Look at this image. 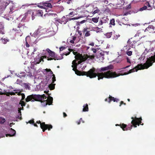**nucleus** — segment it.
Listing matches in <instances>:
<instances>
[{"mask_svg": "<svg viewBox=\"0 0 155 155\" xmlns=\"http://www.w3.org/2000/svg\"><path fill=\"white\" fill-rule=\"evenodd\" d=\"M99 19V17L97 18H93L92 19V20L93 21L94 23H96L98 22Z\"/></svg>", "mask_w": 155, "mask_h": 155, "instance_id": "72a5a7b5", "label": "nucleus"}, {"mask_svg": "<svg viewBox=\"0 0 155 155\" xmlns=\"http://www.w3.org/2000/svg\"><path fill=\"white\" fill-rule=\"evenodd\" d=\"M73 54H74V55H75V56H76V55H77L78 54H79V53L78 54L77 52L73 51Z\"/></svg>", "mask_w": 155, "mask_h": 155, "instance_id": "680f3d73", "label": "nucleus"}, {"mask_svg": "<svg viewBox=\"0 0 155 155\" xmlns=\"http://www.w3.org/2000/svg\"><path fill=\"white\" fill-rule=\"evenodd\" d=\"M147 9V6H146L145 5L142 8H140V11H143L144 10H145Z\"/></svg>", "mask_w": 155, "mask_h": 155, "instance_id": "a19ab883", "label": "nucleus"}, {"mask_svg": "<svg viewBox=\"0 0 155 155\" xmlns=\"http://www.w3.org/2000/svg\"><path fill=\"white\" fill-rule=\"evenodd\" d=\"M66 48L64 47H61L60 48V51H62L64 49H65Z\"/></svg>", "mask_w": 155, "mask_h": 155, "instance_id": "3c124183", "label": "nucleus"}, {"mask_svg": "<svg viewBox=\"0 0 155 155\" xmlns=\"http://www.w3.org/2000/svg\"><path fill=\"white\" fill-rule=\"evenodd\" d=\"M53 99L52 97L49 96V97L47 99H46L48 105H51L52 104L53 102Z\"/></svg>", "mask_w": 155, "mask_h": 155, "instance_id": "412c9836", "label": "nucleus"}, {"mask_svg": "<svg viewBox=\"0 0 155 155\" xmlns=\"http://www.w3.org/2000/svg\"><path fill=\"white\" fill-rule=\"evenodd\" d=\"M18 113L19 114L20 116V117H19V116L18 115L17 116V118H19L20 120H21L22 119V118L21 117V109H20V108H18Z\"/></svg>", "mask_w": 155, "mask_h": 155, "instance_id": "bb28decb", "label": "nucleus"}, {"mask_svg": "<svg viewBox=\"0 0 155 155\" xmlns=\"http://www.w3.org/2000/svg\"><path fill=\"white\" fill-rule=\"evenodd\" d=\"M122 56L121 55H120L118 57L115 59V61L117 63H119L120 62L122 61Z\"/></svg>", "mask_w": 155, "mask_h": 155, "instance_id": "b1692460", "label": "nucleus"}, {"mask_svg": "<svg viewBox=\"0 0 155 155\" xmlns=\"http://www.w3.org/2000/svg\"><path fill=\"white\" fill-rule=\"evenodd\" d=\"M100 12V10L98 9H96V10H95L93 13V14H95L96 13H98Z\"/></svg>", "mask_w": 155, "mask_h": 155, "instance_id": "49530a36", "label": "nucleus"}, {"mask_svg": "<svg viewBox=\"0 0 155 155\" xmlns=\"http://www.w3.org/2000/svg\"><path fill=\"white\" fill-rule=\"evenodd\" d=\"M155 62V52L153 56H151L149 58H147L146 63H144L145 68H148L151 66L153 63Z\"/></svg>", "mask_w": 155, "mask_h": 155, "instance_id": "1a4fd4ad", "label": "nucleus"}, {"mask_svg": "<svg viewBox=\"0 0 155 155\" xmlns=\"http://www.w3.org/2000/svg\"><path fill=\"white\" fill-rule=\"evenodd\" d=\"M49 2H51L50 0L49 1L43 2L40 3V5H42L44 6V7L43 8L44 9H45L46 12H48L47 13L44 15V16H47V15L49 16L54 14L53 13L49 12L51 10L50 9L52 8V5L51 3H49Z\"/></svg>", "mask_w": 155, "mask_h": 155, "instance_id": "0eeeda50", "label": "nucleus"}, {"mask_svg": "<svg viewBox=\"0 0 155 155\" xmlns=\"http://www.w3.org/2000/svg\"><path fill=\"white\" fill-rule=\"evenodd\" d=\"M122 104H124V105H126V104L125 103H124L123 101H121L120 102L119 106H121Z\"/></svg>", "mask_w": 155, "mask_h": 155, "instance_id": "5fc2aeb1", "label": "nucleus"}, {"mask_svg": "<svg viewBox=\"0 0 155 155\" xmlns=\"http://www.w3.org/2000/svg\"><path fill=\"white\" fill-rule=\"evenodd\" d=\"M86 21V20H82L80 22V23L81 24H83V23H84Z\"/></svg>", "mask_w": 155, "mask_h": 155, "instance_id": "e2e57ef3", "label": "nucleus"}, {"mask_svg": "<svg viewBox=\"0 0 155 155\" xmlns=\"http://www.w3.org/2000/svg\"><path fill=\"white\" fill-rule=\"evenodd\" d=\"M89 45H91V46H94V42H91V43H90L89 44Z\"/></svg>", "mask_w": 155, "mask_h": 155, "instance_id": "774afa93", "label": "nucleus"}, {"mask_svg": "<svg viewBox=\"0 0 155 155\" xmlns=\"http://www.w3.org/2000/svg\"><path fill=\"white\" fill-rule=\"evenodd\" d=\"M47 97L45 94L40 95L39 94H31L28 96L25 99V101L27 102H28L31 101L32 102H34L35 101H40L42 102V100L44 99H46Z\"/></svg>", "mask_w": 155, "mask_h": 155, "instance_id": "20e7f679", "label": "nucleus"}, {"mask_svg": "<svg viewBox=\"0 0 155 155\" xmlns=\"http://www.w3.org/2000/svg\"><path fill=\"white\" fill-rule=\"evenodd\" d=\"M112 35V32L107 33L106 34V36L107 38H109L111 37Z\"/></svg>", "mask_w": 155, "mask_h": 155, "instance_id": "ea45409f", "label": "nucleus"}, {"mask_svg": "<svg viewBox=\"0 0 155 155\" xmlns=\"http://www.w3.org/2000/svg\"><path fill=\"white\" fill-rule=\"evenodd\" d=\"M76 61L75 60L73 61L72 62V65L71 66L72 67H73L74 66H77L78 64L76 63Z\"/></svg>", "mask_w": 155, "mask_h": 155, "instance_id": "c9c22d12", "label": "nucleus"}, {"mask_svg": "<svg viewBox=\"0 0 155 155\" xmlns=\"http://www.w3.org/2000/svg\"><path fill=\"white\" fill-rule=\"evenodd\" d=\"M83 31L84 34H85V36L88 37L91 35V32L92 30H90L89 28H84Z\"/></svg>", "mask_w": 155, "mask_h": 155, "instance_id": "ddd939ff", "label": "nucleus"}, {"mask_svg": "<svg viewBox=\"0 0 155 155\" xmlns=\"http://www.w3.org/2000/svg\"><path fill=\"white\" fill-rule=\"evenodd\" d=\"M120 36V35H119L118 34V35H116V36H114V38H115L116 39H117V38L118 37H119Z\"/></svg>", "mask_w": 155, "mask_h": 155, "instance_id": "13d9d810", "label": "nucleus"}, {"mask_svg": "<svg viewBox=\"0 0 155 155\" xmlns=\"http://www.w3.org/2000/svg\"><path fill=\"white\" fill-rule=\"evenodd\" d=\"M50 1L52 2H54V3L58 2V0H53L52 1L50 0Z\"/></svg>", "mask_w": 155, "mask_h": 155, "instance_id": "4d7b16f0", "label": "nucleus"}, {"mask_svg": "<svg viewBox=\"0 0 155 155\" xmlns=\"http://www.w3.org/2000/svg\"><path fill=\"white\" fill-rule=\"evenodd\" d=\"M91 50L93 51L94 53H96L97 52V50L96 49L94 48H91Z\"/></svg>", "mask_w": 155, "mask_h": 155, "instance_id": "864d4df0", "label": "nucleus"}, {"mask_svg": "<svg viewBox=\"0 0 155 155\" xmlns=\"http://www.w3.org/2000/svg\"><path fill=\"white\" fill-rule=\"evenodd\" d=\"M114 66L112 64H110L108 66L105 67H102L100 69V71L102 72L104 71H107L104 73H98L97 74V76L98 77V79H103L104 78H114L117 77L120 75V74H117L116 72H112V71L110 70L112 69Z\"/></svg>", "mask_w": 155, "mask_h": 155, "instance_id": "f257e3e1", "label": "nucleus"}, {"mask_svg": "<svg viewBox=\"0 0 155 155\" xmlns=\"http://www.w3.org/2000/svg\"><path fill=\"white\" fill-rule=\"evenodd\" d=\"M78 33L79 34V35L78 36V38H79V40L78 41H80L81 38H83V37H82V33L81 32V31H78Z\"/></svg>", "mask_w": 155, "mask_h": 155, "instance_id": "4c0bfd02", "label": "nucleus"}, {"mask_svg": "<svg viewBox=\"0 0 155 155\" xmlns=\"http://www.w3.org/2000/svg\"><path fill=\"white\" fill-rule=\"evenodd\" d=\"M49 74L51 75V77L52 76H53V75H54V74H53V72L51 71L50 72Z\"/></svg>", "mask_w": 155, "mask_h": 155, "instance_id": "338daca9", "label": "nucleus"}, {"mask_svg": "<svg viewBox=\"0 0 155 155\" xmlns=\"http://www.w3.org/2000/svg\"><path fill=\"white\" fill-rule=\"evenodd\" d=\"M108 99L109 100L108 102L109 103H110L111 101H113L114 102H117L119 101V100L118 99L116 98H114V97L111 96L110 95Z\"/></svg>", "mask_w": 155, "mask_h": 155, "instance_id": "a211bd4d", "label": "nucleus"}, {"mask_svg": "<svg viewBox=\"0 0 155 155\" xmlns=\"http://www.w3.org/2000/svg\"><path fill=\"white\" fill-rule=\"evenodd\" d=\"M15 93L13 92H9L6 93V95L7 96H9L10 95H15Z\"/></svg>", "mask_w": 155, "mask_h": 155, "instance_id": "473e14b6", "label": "nucleus"}, {"mask_svg": "<svg viewBox=\"0 0 155 155\" xmlns=\"http://www.w3.org/2000/svg\"><path fill=\"white\" fill-rule=\"evenodd\" d=\"M146 6H147V9L148 10H151L152 8V6L148 2H147L145 3Z\"/></svg>", "mask_w": 155, "mask_h": 155, "instance_id": "a878e982", "label": "nucleus"}, {"mask_svg": "<svg viewBox=\"0 0 155 155\" xmlns=\"http://www.w3.org/2000/svg\"><path fill=\"white\" fill-rule=\"evenodd\" d=\"M49 91H44V93H46V94H48L49 96H50V94H49Z\"/></svg>", "mask_w": 155, "mask_h": 155, "instance_id": "052dcab7", "label": "nucleus"}, {"mask_svg": "<svg viewBox=\"0 0 155 155\" xmlns=\"http://www.w3.org/2000/svg\"><path fill=\"white\" fill-rule=\"evenodd\" d=\"M6 121L5 118H3L0 117V123L1 124H3Z\"/></svg>", "mask_w": 155, "mask_h": 155, "instance_id": "e433bc0d", "label": "nucleus"}, {"mask_svg": "<svg viewBox=\"0 0 155 155\" xmlns=\"http://www.w3.org/2000/svg\"><path fill=\"white\" fill-rule=\"evenodd\" d=\"M131 119H132L131 122L132 125L130 127H127V125L124 124H117L116 125V126H120V127L123 130L125 131L127 130H131L133 126H134L135 127H136L137 125L139 126L140 124L142 125H143V124H141L142 123L141 120H142L141 117L137 118L135 117L134 118L133 117H132Z\"/></svg>", "mask_w": 155, "mask_h": 155, "instance_id": "f03ea898", "label": "nucleus"}, {"mask_svg": "<svg viewBox=\"0 0 155 155\" xmlns=\"http://www.w3.org/2000/svg\"><path fill=\"white\" fill-rule=\"evenodd\" d=\"M102 20H100L99 22V25H102L103 24L108 22L109 19L107 17H104L102 18Z\"/></svg>", "mask_w": 155, "mask_h": 155, "instance_id": "4468645a", "label": "nucleus"}, {"mask_svg": "<svg viewBox=\"0 0 155 155\" xmlns=\"http://www.w3.org/2000/svg\"><path fill=\"white\" fill-rule=\"evenodd\" d=\"M4 28L3 23L2 22H0V29L3 30Z\"/></svg>", "mask_w": 155, "mask_h": 155, "instance_id": "37998d69", "label": "nucleus"}, {"mask_svg": "<svg viewBox=\"0 0 155 155\" xmlns=\"http://www.w3.org/2000/svg\"><path fill=\"white\" fill-rule=\"evenodd\" d=\"M126 52L127 55L129 56H130L132 54V51H127Z\"/></svg>", "mask_w": 155, "mask_h": 155, "instance_id": "a18cd8bd", "label": "nucleus"}, {"mask_svg": "<svg viewBox=\"0 0 155 155\" xmlns=\"http://www.w3.org/2000/svg\"><path fill=\"white\" fill-rule=\"evenodd\" d=\"M45 51V52L47 51L49 54V56H47V60L48 61H51L53 60H59L63 58V57L61 58V57L58 56L54 52L51 51L49 48H47Z\"/></svg>", "mask_w": 155, "mask_h": 155, "instance_id": "423d86ee", "label": "nucleus"}, {"mask_svg": "<svg viewBox=\"0 0 155 155\" xmlns=\"http://www.w3.org/2000/svg\"><path fill=\"white\" fill-rule=\"evenodd\" d=\"M73 70L75 71V74L78 75H86L87 77H89L90 78H95L97 74L95 73V69L93 68L90 69L87 72L85 71H81L77 69V66H74L72 67Z\"/></svg>", "mask_w": 155, "mask_h": 155, "instance_id": "7ed1b4c3", "label": "nucleus"}, {"mask_svg": "<svg viewBox=\"0 0 155 155\" xmlns=\"http://www.w3.org/2000/svg\"><path fill=\"white\" fill-rule=\"evenodd\" d=\"M45 70L47 72H50L51 71V70L50 69L46 68L45 69Z\"/></svg>", "mask_w": 155, "mask_h": 155, "instance_id": "bf43d9fd", "label": "nucleus"}, {"mask_svg": "<svg viewBox=\"0 0 155 155\" xmlns=\"http://www.w3.org/2000/svg\"><path fill=\"white\" fill-rule=\"evenodd\" d=\"M10 132H12V134H6V137H8V136L10 137H12L14 136L15 134H16V131L12 129V128H11L10 129Z\"/></svg>", "mask_w": 155, "mask_h": 155, "instance_id": "aec40b11", "label": "nucleus"}, {"mask_svg": "<svg viewBox=\"0 0 155 155\" xmlns=\"http://www.w3.org/2000/svg\"><path fill=\"white\" fill-rule=\"evenodd\" d=\"M81 120H82V118H81L80 119V120L78 121H77V124H78V125H79V124H80L81 122Z\"/></svg>", "mask_w": 155, "mask_h": 155, "instance_id": "603ef678", "label": "nucleus"}, {"mask_svg": "<svg viewBox=\"0 0 155 155\" xmlns=\"http://www.w3.org/2000/svg\"><path fill=\"white\" fill-rule=\"evenodd\" d=\"M63 117H66L67 116V114L65 112L63 113Z\"/></svg>", "mask_w": 155, "mask_h": 155, "instance_id": "0e129e2a", "label": "nucleus"}, {"mask_svg": "<svg viewBox=\"0 0 155 155\" xmlns=\"http://www.w3.org/2000/svg\"><path fill=\"white\" fill-rule=\"evenodd\" d=\"M19 104H21L22 107L25 106L26 105V103L21 100L20 101Z\"/></svg>", "mask_w": 155, "mask_h": 155, "instance_id": "58836bf2", "label": "nucleus"}, {"mask_svg": "<svg viewBox=\"0 0 155 155\" xmlns=\"http://www.w3.org/2000/svg\"><path fill=\"white\" fill-rule=\"evenodd\" d=\"M46 99H43L42 101V102H41L42 103V105L43 107H45L48 105V103L46 101Z\"/></svg>", "mask_w": 155, "mask_h": 155, "instance_id": "cd10ccee", "label": "nucleus"}, {"mask_svg": "<svg viewBox=\"0 0 155 155\" xmlns=\"http://www.w3.org/2000/svg\"><path fill=\"white\" fill-rule=\"evenodd\" d=\"M43 14V12L42 10H38L36 11L35 12H33L31 15L32 19L33 20V18L34 17V16H41Z\"/></svg>", "mask_w": 155, "mask_h": 155, "instance_id": "f8f14e48", "label": "nucleus"}, {"mask_svg": "<svg viewBox=\"0 0 155 155\" xmlns=\"http://www.w3.org/2000/svg\"><path fill=\"white\" fill-rule=\"evenodd\" d=\"M42 54L43 55H44L41 56V57H39V58L40 59L41 62V61H42V62H43L44 61V59H47V56L46 55L47 54L45 53V50H43Z\"/></svg>", "mask_w": 155, "mask_h": 155, "instance_id": "6ab92c4d", "label": "nucleus"}, {"mask_svg": "<svg viewBox=\"0 0 155 155\" xmlns=\"http://www.w3.org/2000/svg\"><path fill=\"white\" fill-rule=\"evenodd\" d=\"M75 58L77 60H79L78 61L77 64H79L87 59L89 60L94 59V55H88L87 54H84V55L83 56L82 54H79L75 56Z\"/></svg>", "mask_w": 155, "mask_h": 155, "instance_id": "39448f33", "label": "nucleus"}, {"mask_svg": "<svg viewBox=\"0 0 155 155\" xmlns=\"http://www.w3.org/2000/svg\"><path fill=\"white\" fill-rule=\"evenodd\" d=\"M55 84H51L49 86V87L51 90H53L54 89Z\"/></svg>", "mask_w": 155, "mask_h": 155, "instance_id": "7c9ffc66", "label": "nucleus"}, {"mask_svg": "<svg viewBox=\"0 0 155 155\" xmlns=\"http://www.w3.org/2000/svg\"><path fill=\"white\" fill-rule=\"evenodd\" d=\"M35 62L36 64H38L40 63L41 62V61L39 58V57H36L35 59Z\"/></svg>", "mask_w": 155, "mask_h": 155, "instance_id": "393cba45", "label": "nucleus"}, {"mask_svg": "<svg viewBox=\"0 0 155 155\" xmlns=\"http://www.w3.org/2000/svg\"><path fill=\"white\" fill-rule=\"evenodd\" d=\"M32 13H33V12L31 10H28L27 12L25 13V16H28L29 15H31V13L32 14Z\"/></svg>", "mask_w": 155, "mask_h": 155, "instance_id": "c756f323", "label": "nucleus"}, {"mask_svg": "<svg viewBox=\"0 0 155 155\" xmlns=\"http://www.w3.org/2000/svg\"><path fill=\"white\" fill-rule=\"evenodd\" d=\"M76 37L74 36L72 38V40H73L74 41H75V42H76V43H77L79 41H78V40L76 41Z\"/></svg>", "mask_w": 155, "mask_h": 155, "instance_id": "de8ad7c7", "label": "nucleus"}, {"mask_svg": "<svg viewBox=\"0 0 155 155\" xmlns=\"http://www.w3.org/2000/svg\"><path fill=\"white\" fill-rule=\"evenodd\" d=\"M68 51H69L67 53H64L63 54H62V55H65L66 56H67L70 53V52H71L73 51V49H70V48H68Z\"/></svg>", "mask_w": 155, "mask_h": 155, "instance_id": "f704fd0d", "label": "nucleus"}, {"mask_svg": "<svg viewBox=\"0 0 155 155\" xmlns=\"http://www.w3.org/2000/svg\"><path fill=\"white\" fill-rule=\"evenodd\" d=\"M36 123L38 124H40V127L42 129L43 132H45L47 129L48 130H50L52 128V126L51 125L45 124V122L41 123L40 120L37 121Z\"/></svg>", "mask_w": 155, "mask_h": 155, "instance_id": "9d476101", "label": "nucleus"}, {"mask_svg": "<svg viewBox=\"0 0 155 155\" xmlns=\"http://www.w3.org/2000/svg\"><path fill=\"white\" fill-rule=\"evenodd\" d=\"M127 63H129L130 64H131V61H130V60L128 58V57H127ZM131 66V64H130V65H128V66H126V67H125L124 68H123V69H126V68H127L128 67H130V66Z\"/></svg>", "mask_w": 155, "mask_h": 155, "instance_id": "2f4dec72", "label": "nucleus"}, {"mask_svg": "<svg viewBox=\"0 0 155 155\" xmlns=\"http://www.w3.org/2000/svg\"><path fill=\"white\" fill-rule=\"evenodd\" d=\"M145 66L144 65V64H138L136 66L135 68L130 70L127 73L125 72L123 74H120V75H126L128 74H129L131 73L134 72L135 71H137L138 70L143 69H147V68H145Z\"/></svg>", "mask_w": 155, "mask_h": 155, "instance_id": "6e6552de", "label": "nucleus"}, {"mask_svg": "<svg viewBox=\"0 0 155 155\" xmlns=\"http://www.w3.org/2000/svg\"><path fill=\"white\" fill-rule=\"evenodd\" d=\"M52 78V83H54L55 81H56V78L54 75H53Z\"/></svg>", "mask_w": 155, "mask_h": 155, "instance_id": "c03bdc74", "label": "nucleus"}, {"mask_svg": "<svg viewBox=\"0 0 155 155\" xmlns=\"http://www.w3.org/2000/svg\"><path fill=\"white\" fill-rule=\"evenodd\" d=\"M83 15H81L80 16H79L78 17H74V18H68V21H70L71 20H75V19H77L78 18H82L83 17Z\"/></svg>", "mask_w": 155, "mask_h": 155, "instance_id": "c85d7f7f", "label": "nucleus"}, {"mask_svg": "<svg viewBox=\"0 0 155 155\" xmlns=\"http://www.w3.org/2000/svg\"><path fill=\"white\" fill-rule=\"evenodd\" d=\"M74 14V12H70L69 14V16H71V15H73V16L74 15L73 14Z\"/></svg>", "mask_w": 155, "mask_h": 155, "instance_id": "69168bd1", "label": "nucleus"}, {"mask_svg": "<svg viewBox=\"0 0 155 155\" xmlns=\"http://www.w3.org/2000/svg\"><path fill=\"white\" fill-rule=\"evenodd\" d=\"M138 41L134 40L133 41L130 42V40H129L128 41V43L130 45V46L132 48H133L135 44H136Z\"/></svg>", "mask_w": 155, "mask_h": 155, "instance_id": "4be33fe9", "label": "nucleus"}, {"mask_svg": "<svg viewBox=\"0 0 155 155\" xmlns=\"http://www.w3.org/2000/svg\"><path fill=\"white\" fill-rule=\"evenodd\" d=\"M83 111L84 112L87 111L88 110V105L87 104L84 105Z\"/></svg>", "mask_w": 155, "mask_h": 155, "instance_id": "5701e85b", "label": "nucleus"}, {"mask_svg": "<svg viewBox=\"0 0 155 155\" xmlns=\"http://www.w3.org/2000/svg\"><path fill=\"white\" fill-rule=\"evenodd\" d=\"M68 21V19H67L64 16L59 20V22L61 24H65Z\"/></svg>", "mask_w": 155, "mask_h": 155, "instance_id": "f3484780", "label": "nucleus"}, {"mask_svg": "<svg viewBox=\"0 0 155 155\" xmlns=\"http://www.w3.org/2000/svg\"><path fill=\"white\" fill-rule=\"evenodd\" d=\"M28 123L30 124H33L34 123V119L28 121Z\"/></svg>", "mask_w": 155, "mask_h": 155, "instance_id": "8fccbe9b", "label": "nucleus"}, {"mask_svg": "<svg viewBox=\"0 0 155 155\" xmlns=\"http://www.w3.org/2000/svg\"><path fill=\"white\" fill-rule=\"evenodd\" d=\"M154 27L153 25H150L146 28L145 31H148L150 33L153 32L154 29Z\"/></svg>", "mask_w": 155, "mask_h": 155, "instance_id": "dca6fc26", "label": "nucleus"}, {"mask_svg": "<svg viewBox=\"0 0 155 155\" xmlns=\"http://www.w3.org/2000/svg\"><path fill=\"white\" fill-rule=\"evenodd\" d=\"M110 24L111 25H115V20L114 19H112L110 20Z\"/></svg>", "mask_w": 155, "mask_h": 155, "instance_id": "79ce46f5", "label": "nucleus"}, {"mask_svg": "<svg viewBox=\"0 0 155 155\" xmlns=\"http://www.w3.org/2000/svg\"><path fill=\"white\" fill-rule=\"evenodd\" d=\"M21 91H20L19 92H15V93H16V94H17L18 96H20V95H21V94H22V93H21Z\"/></svg>", "mask_w": 155, "mask_h": 155, "instance_id": "6e6d98bb", "label": "nucleus"}, {"mask_svg": "<svg viewBox=\"0 0 155 155\" xmlns=\"http://www.w3.org/2000/svg\"><path fill=\"white\" fill-rule=\"evenodd\" d=\"M21 96H22L21 100H23L25 98V95L24 93H22V94H21Z\"/></svg>", "mask_w": 155, "mask_h": 155, "instance_id": "09e8293b", "label": "nucleus"}, {"mask_svg": "<svg viewBox=\"0 0 155 155\" xmlns=\"http://www.w3.org/2000/svg\"><path fill=\"white\" fill-rule=\"evenodd\" d=\"M26 28L25 23H20L18 24V28H19L18 29H15V31H16V33L18 34V35L21 36L23 34L22 31L25 28Z\"/></svg>", "mask_w": 155, "mask_h": 155, "instance_id": "9b49d317", "label": "nucleus"}, {"mask_svg": "<svg viewBox=\"0 0 155 155\" xmlns=\"http://www.w3.org/2000/svg\"><path fill=\"white\" fill-rule=\"evenodd\" d=\"M47 31V29L46 28H43L42 27L40 28L37 30L36 33L38 34L41 33V34H45Z\"/></svg>", "mask_w": 155, "mask_h": 155, "instance_id": "2eb2a0df", "label": "nucleus"}]
</instances>
